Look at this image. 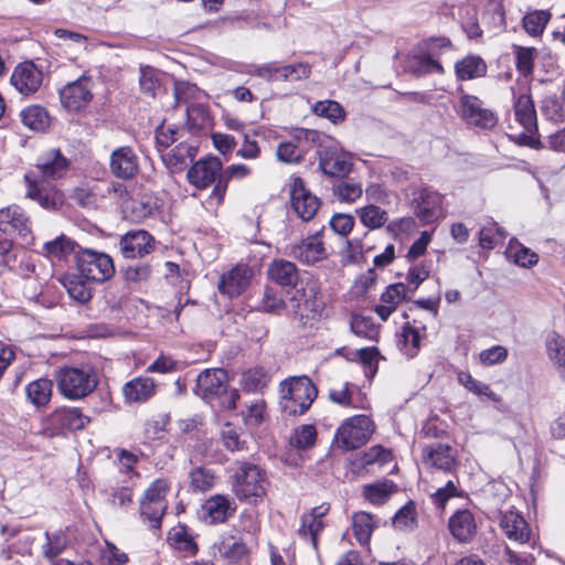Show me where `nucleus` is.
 <instances>
[{"mask_svg":"<svg viewBox=\"0 0 565 565\" xmlns=\"http://www.w3.org/2000/svg\"><path fill=\"white\" fill-rule=\"evenodd\" d=\"M423 462L431 469L452 475V478L446 482V486L438 488L431 495L434 504L438 508H444L450 498L459 494L458 478L455 476L458 468L456 452L449 445L434 443L424 449Z\"/></svg>","mask_w":565,"mask_h":565,"instance_id":"f257e3e1","label":"nucleus"},{"mask_svg":"<svg viewBox=\"0 0 565 565\" xmlns=\"http://www.w3.org/2000/svg\"><path fill=\"white\" fill-rule=\"evenodd\" d=\"M186 179L196 189L203 190L214 184L206 199L207 209L218 207L227 190V179L223 175V163L216 157H206L198 160L188 170Z\"/></svg>","mask_w":565,"mask_h":565,"instance_id":"f03ea898","label":"nucleus"},{"mask_svg":"<svg viewBox=\"0 0 565 565\" xmlns=\"http://www.w3.org/2000/svg\"><path fill=\"white\" fill-rule=\"evenodd\" d=\"M54 380L58 393L70 401L85 398L98 385V375L88 365L62 366L54 372Z\"/></svg>","mask_w":565,"mask_h":565,"instance_id":"7ed1b4c3","label":"nucleus"},{"mask_svg":"<svg viewBox=\"0 0 565 565\" xmlns=\"http://www.w3.org/2000/svg\"><path fill=\"white\" fill-rule=\"evenodd\" d=\"M268 484L266 472L259 466L248 461L237 463L232 490L241 502L254 505L263 502Z\"/></svg>","mask_w":565,"mask_h":565,"instance_id":"20e7f679","label":"nucleus"},{"mask_svg":"<svg viewBox=\"0 0 565 565\" xmlns=\"http://www.w3.org/2000/svg\"><path fill=\"white\" fill-rule=\"evenodd\" d=\"M318 391L307 376L291 377L280 384V408L288 416L305 414L317 397Z\"/></svg>","mask_w":565,"mask_h":565,"instance_id":"39448f33","label":"nucleus"},{"mask_svg":"<svg viewBox=\"0 0 565 565\" xmlns=\"http://www.w3.org/2000/svg\"><path fill=\"white\" fill-rule=\"evenodd\" d=\"M287 308L302 324L318 319L324 309V302L317 281L308 280L305 286L297 288L289 298Z\"/></svg>","mask_w":565,"mask_h":565,"instance_id":"423d86ee","label":"nucleus"},{"mask_svg":"<svg viewBox=\"0 0 565 565\" xmlns=\"http://www.w3.org/2000/svg\"><path fill=\"white\" fill-rule=\"evenodd\" d=\"M373 420L366 415L347 418L337 429L334 443L338 448L349 451L365 445L374 433Z\"/></svg>","mask_w":565,"mask_h":565,"instance_id":"0eeeda50","label":"nucleus"},{"mask_svg":"<svg viewBox=\"0 0 565 565\" xmlns=\"http://www.w3.org/2000/svg\"><path fill=\"white\" fill-rule=\"evenodd\" d=\"M76 270L86 280L104 282L115 274V266L111 257L104 252L90 248H79L75 256Z\"/></svg>","mask_w":565,"mask_h":565,"instance_id":"6e6552de","label":"nucleus"},{"mask_svg":"<svg viewBox=\"0 0 565 565\" xmlns=\"http://www.w3.org/2000/svg\"><path fill=\"white\" fill-rule=\"evenodd\" d=\"M169 486L167 480L157 479L145 491L140 500V515L143 521L149 522V527L158 530L161 527L162 518L168 508L166 500Z\"/></svg>","mask_w":565,"mask_h":565,"instance_id":"1a4fd4ad","label":"nucleus"},{"mask_svg":"<svg viewBox=\"0 0 565 565\" xmlns=\"http://www.w3.org/2000/svg\"><path fill=\"white\" fill-rule=\"evenodd\" d=\"M228 376L223 369L205 370L201 372L196 379V393L204 398L218 396L225 393V401L227 408H235L236 401L239 395L236 390L227 393Z\"/></svg>","mask_w":565,"mask_h":565,"instance_id":"9d476101","label":"nucleus"},{"mask_svg":"<svg viewBox=\"0 0 565 565\" xmlns=\"http://www.w3.org/2000/svg\"><path fill=\"white\" fill-rule=\"evenodd\" d=\"M427 50H419L408 58L407 67L416 76L427 74H443L444 67L438 61L434 50L436 47H449L450 41L445 38L434 39L426 44Z\"/></svg>","mask_w":565,"mask_h":565,"instance_id":"9b49d317","label":"nucleus"},{"mask_svg":"<svg viewBox=\"0 0 565 565\" xmlns=\"http://www.w3.org/2000/svg\"><path fill=\"white\" fill-rule=\"evenodd\" d=\"M93 81L89 76H81L60 89V100L68 111L86 108L93 99Z\"/></svg>","mask_w":565,"mask_h":565,"instance_id":"f8f14e48","label":"nucleus"},{"mask_svg":"<svg viewBox=\"0 0 565 565\" xmlns=\"http://www.w3.org/2000/svg\"><path fill=\"white\" fill-rule=\"evenodd\" d=\"M290 203L295 213L302 221H310L320 207V200L313 195L305 184V181L295 177L290 183Z\"/></svg>","mask_w":565,"mask_h":565,"instance_id":"ddd939ff","label":"nucleus"},{"mask_svg":"<svg viewBox=\"0 0 565 565\" xmlns=\"http://www.w3.org/2000/svg\"><path fill=\"white\" fill-rule=\"evenodd\" d=\"M459 111L468 125L481 129H491L497 125L495 115L484 108L482 102L476 96L463 94L460 97Z\"/></svg>","mask_w":565,"mask_h":565,"instance_id":"4468645a","label":"nucleus"},{"mask_svg":"<svg viewBox=\"0 0 565 565\" xmlns=\"http://www.w3.org/2000/svg\"><path fill=\"white\" fill-rule=\"evenodd\" d=\"M43 82V72L31 61L15 66L10 77L11 85L23 96L34 95Z\"/></svg>","mask_w":565,"mask_h":565,"instance_id":"2eb2a0df","label":"nucleus"},{"mask_svg":"<svg viewBox=\"0 0 565 565\" xmlns=\"http://www.w3.org/2000/svg\"><path fill=\"white\" fill-rule=\"evenodd\" d=\"M288 255L305 265H313L328 257L321 232L308 236L298 244L288 247Z\"/></svg>","mask_w":565,"mask_h":565,"instance_id":"dca6fc26","label":"nucleus"},{"mask_svg":"<svg viewBox=\"0 0 565 565\" xmlns=\"http://www.w3.org/2000/svg\"><path fill=\"white\" fill-rule=\"evenodd\" d=\"M0 232L13 237H22L28 242L31 235L29 217L18 205H10L0 210Z\"/></svg>","mask_w":565,"mask_h":565,"instance_id":"f3484780","label":"nucleus"},{"mask_svg":"<svg viewBox=\"0 0 565 565\" xmlns=\"http://www.w3.org/2000/svg\"><path fill=\"white\" fill-rule=\"evenodd\" d=\"M26 183V196L36 201L46 210H55L63 203V194L51 183L38 181L32 177V172L24 175Z\"/></svg>","mask_w":565,"mask_h":565,"instance_id":"a211bd4d","label":"nucleus"},{"mask_svg":"<svg viewBox=\"0 0 565 565\" xmlns=\"http://www.w3.org/2000/svg\"><path fill=\"white\" fill-rule=\"evenodd\" d=\"M109 170L114 177L129 180L139 172V158L130 146H121L113 150L109 158Z\"/></svg>","mask_w":565,"mask_h":565,"instance_id":"6ab92c4d","label":"nucleus"},{"mask_svg":"<svg viewBox=\"0 0 565 565\" xmlns=\"http://www.w3.org/2000/svg\"><path fill=\"white\" fill-rule=\"evenodd\" d=\"M90 418L82 413L78 407H58L47 418L50 428L57 433L84 429Z\"/></svg>","mask_w":565,"mask_h":565,"instance_id":"aec40b11","label":"nucleus"},{"mask_svg":"<svg viewBox=\"0 0 565 565\" xmlns=\"http://www.w3.org/2000/svg\"><path fill=\"white\" fill-rule=\"evenodd\" d=\"M515 119L523 126L527 134L521 135L523 143L531 147L537 145V139L532 135L537 129L536 111L530 95H520L514 103Z\"/></svg>","mask_w":565,"mask_h":565,"instance_id":"412c9836","label":"nucleus"},{"mask_svg":"<svg viewBox=\"0 0 565 565\" xmlns=\"http://www.w3.org/2000/svg\"><path fill=\"white\" fill-rule=\"evenodd\" d=\"M252 269L245 264H238L224 273L218 281V291L230 298L242 295L250 284Z\"/></svg>","mask_w":565,"mask_h":565,"instance_id":"4be33fe9","label":"nucleus"},{"mask_svg":"<svg viewBox=\"0 0 565 565\" xmlns=\"http://www.w3.org/2000/svg\"><path fill=\"white\" fill-rule=\"evenodd\" d=\"M414 201L416 215L425 224L433 223L443 215V196L437 191L422 189Z\"/></svg>","mask_w":565,"mask_h":565,"instance_id":"5701e85b","label":"nucleus"},{"mask_svg":"<svg viewBox=\"0 0 565 565\" xmlns=\"http://www.w3.org/2000/svg\"><path fill=\"white\" fill-rule=\"evenodd\" d=\"M119 247L126 258L142 257L153 249V237L147 231H131L120 238Z\"/></svg>","mask_w":565,"mask_h":565,"instance_id":"b1692460","label":"nucleus"},{"mask_svg":"<svg viewBox=\"0 0 565 565\" xmlns=\"http://www.w3.org/2000/svg\"><path fill=\"white\" fill-rule=\"evenodd\" d=\"M215 547L220 556L227 563H237L248 553V547L238 531H228L221 534Z\"/></svg>","mask_w":565,"mask_h":565,"instance_id":"393cba45","label":"nucleus"},{"mask_svg":"<svg viewBox=\"0 0 565 565\" xmlns=\"http://www.w3.org/2000/svg\"><path fill=\"white\" fill-rule=\"evenodd\" d=\"M236 510L235 502L224 494H215L209 498L202 505L204 520L212 524L224 523Z\"/></svg>","mask_w":565,"mask_h":565,"instance_id":"a878e982","label":"nucleus"},{"mask_svg":"<svg viewBox=\"0 0 565 565\" xmlns=\"http://www.w3.org/2000/svg\"><path fill=\"white\" fill-rule=\"evenodd\" d=\"M157 384L148 376H137L121 388L127 403H145L156 394Z\"/></svg>","mask_w":565,"mask_h":565,"instance_id":"bb28decb","label":"nucleus"},{"mask_svg":"<svg viewBox=\"0 0 565 565\" xmlns=\"http://www.w3.org/2000/svg\"><path fill=\"white\" fill-rule=\"evenodd\" d=\"M319 166L330 177L347 175L352 169L350 157L331 148L320 152Z\"/></svg>","mask_w":565,"mask_h":565,"instance_id":"cd10ccee","label":"nucleus"},{"mask_svg":"<svg viewBox=\"0 0 565 565\" xmlns=\"http://www.w3.org/2000/svg\"><path fill=\"white\" fill-rule=\"evenodd\" d=\"M68 163L58 149H51L40 157L36 168L43 177L57 179L65 174Z\"/></svg>","mask_w":565,"mask_h":565,"instance_id":"c85d7f7f","label":"nucleus"},{"mask_svg":"<svg viewBox=\"0 0 565 565\" xmlns=\"http://www.w3.org/2000/svg\"><path fill=\"white\" fill-rule=\"evenodd\" d=\"M198 152L196 147L180 142L163 157V162L171 173L183 171L193 161Z\"/></svg>","mask_w":565,"mask_h":565,"instance_id":"c756f323","label":"nucleus"},{"mask_svg":"<svg viewBox=\"0 0 565 565\" xmlns=\"http://www.w3.org/2000/svg\"><path fill=\"white\" fill-rule=\"evenodd\" d=\"M449 530L459 542L470 541L477 530L472 513L468 510L457 511L449 519Z\"/></svg>","mask_w":565,"mask_h":565,"instance_id":"7c9ffc66","label":"nucleus"},{"mask_svg":"<svg viewBox=\"0 0 565 565\" xmlns=\"http://www.w3.org/2000/svg\"><path fill=\"white\" fill-rule=\"evenodd\" d=\"M62 285L67 290L72 299L79 303H86L92 299V280H86L79 273L67 274L61 279Z\"/></svg>","mask_w":565,"mask_h":565,"instance_id":"2f4dec72","label":"nucleus"},{"mask_svg":"<svg viewBox=\"0 0 565 565\" xmlns=\"http://www.w3.org/2000/svg\"><path fill=\"white\" fill-rule=\"evenodd\" d=\"M501 527L510 540L525 543L530 539V529L523 516L510 511L501 519Z\"/></svg>","mask_w":565,"mask_h":565,"instance_id":"473e14b6","label":"nucleus"},{"mask_svg":"<svg viewBox=\"0 0 565 565\" xmlns=\"http://www.w3.org/2000/svg\"><path fill=\"white\" fill-rule=\"evenodd\" d=\"M268 277L280 286H295L298 280L297 266L289 260L276 259L268 267Z\"/></svg>","mask_w":565,"mask_h":565,"instance_id":"72a5a7b5","label":"nucleus"},{"mask_svg":"<svg viewBox=\"0 0 565 565\" xmlns=\"http://www.w3.org/2000/svg\"><path fill=\"white\" fill-rule=\"evenodd\" d=\"M456 75L461 81L483 77L487 73L486 62L477 55H468L455 65Z\"/></svg>","mask_w":565,"mask_h":565,"instance_id":"f704fd0d","label":"nucleus"},{"mask_svg":"<svg viewBox=\"0 0 565 565\" xmlns=\"http://www.w3.org/2000/svg\"><path fill=\"white\" fill-rule=\"evenodd\" d=\"M424 331V327L419 328L412 323H406L399 334L398 340L399 349L408 358H414L417 355Z\"/></svg>","mask_w":565,"mask_h":565,"instance_id":"c9c22d12","label":"nucleus"},{"mask_svg":"<svg viewBox=\"0 0 565 565\" xmlns=\"http://www.w3.org/2000/svg\"><path fill=\"white\" fill-rule=\"evenodd\" d=\"M505 255L515 265L524 268H530L539 262L537 254L522 245L516 238L510 239Z\"/></svg>","mask_w":565,"mask_h":565,"instance_id":"e433bc0d","label":"nucleus"},{"mask_svg":"<svg viewBox=\"0 0 565 565\" xmlns=\"http://www.w3.org/2000/svg\"><path fill=\"white\" fill-rule=\"evenodd\" d=\"M53 392V382L49 379H38L29 383L25 387L28 399L36 407L45 406Z\"/></svg>","mask_w":565,"mask_h":565,"instance_id":"4c0bfd02","label":"nucleus"},{"mask_svg":"<svg viewBox=\"0 0 565 565\" xmlns=\"http://www.w3.org/2000/svg\"><path fill=\"white\" fill-rule=\"evenodd\" d=\"M78 245L75 241L71 239L66 235H60L56 238L44 243L43 250L45 255L54 259H65L71 254H75L78 250Z\"/></svg>","mask_w":565,"mask_h":565,"instance_id":"58836bf2","label":"nucleus"},{"mask_svg":"<svg viewBox=\"0 0 565 565\" xmlns=\"http://www.w3.org/2000/svg\"><path fill=\"white\" fill-rule=\"evenodd\" d=\"M169 545L178 551L184 552L188 555H194L198 552V545L191 534L188 533L185 526H175L168 533Z\"/></svg>","mask_w":565,"mask_h":565,"instance_id":"ea45409f","label":"nucleus"},{"mask_svg":"<svg viewBox=\"0 0 565 565\" xmlns=\"http://www.w3.org/2000/svg\"><path fill=\"white\" fill-rule=\"evenodd\" d=\"M23 125L32 130L41 131L50 125V116L46 109L39 105H32L21 111Z\"/></svg>","mask_w":565,"mask_h":565,"instance_id":"a19ab883","label":"nucleus"},{"mask_svg":"<svg viewBox=\"0 0 565 565\" xmlns=\"http://www.w3.org/2000/svg\"><path fill=\"white\" fill-rule=\"evenodd\" d=\"M317 429L313 425H300L292 430L289 445L297 450H306L316 444Z\"/></svg>","mask_w":565,"mask_h":565,"instance_id":"79ce46f5","label":"nucleus"},{"mask_svg":"<svg viewBox=\"0 0 565 565\" xmlns=\"http://www.w3.org/2000/svg\"><path fill=\"white\" fill-rule=\"evenodd\" d=\"M354 388L355 386L349 382L335 384L329 390V399L340 406L358 408L359 405L354 399Z\"/></svg>","mask_w":565,"mask_h":565,"instance_id":"37998d69","label":"nucleus"},{"mask_svg":"<svg viewBox=\"0 0 565 565\" xmlns=\"http://www.w3.org/2000/svg\"><path fill=\"white\" fill-rule=\"evenodd\" d=\"M374 526L372 515L366 512H358L352 518V531L361 544H366L370 541Z\"/></svg>","mask_w":565,"mask_h":565,"instance_id":"c03bdc74","label":"nucleus"},{"mask_svg":"<svg viewBox=\"0 0 565 565\" xmlns=\"http://www.w3.org/2000/svg\"><path fill=\"white\" fill-rule=\"evenodd\" d=\"M552 14L547 10H535L529 12L523 18V28L531 36H537L543 33Z\"/></svg>","mask_w":565,"mask_h":565,"instance_id":"a18cd8bd","label":"nucleus"},{"mask_svg":"<svg viewBox=\"0 0 565 565\" xmlns=\"http://www.w3.org/2000/svg\"><path fill=\"white\" fill-rule=\"evenodd\" d=\"M317 116L329 119L333 124H339L344 120L345 111L343 107L335 100H320L312 107Z\"/></svg>","mask_w":565,"mask_h":565,"instance_id":"49530a36","label":"nucleus"},{"mask_svg":"<svg viewBox=\"0 0 565 565\" xmlns=\"http://www.w3.org/2000/svg\"><path fill=\"white\" fill-rule=\"evenodd\" d=\"M67 544L66 535L58 531L45 533V543L42 545V554L45 558L53 561L63 553Z\"/></svg>","mask_w":565,"mask_h":565,"instance_id":"de8ad7c7","label":"nucleus"},{"mask_svg":"<svg viewBox=\"0 0 565 565\" xmlns=\"http://www.w3.org/2000/svg\"><path fill=\"white\" fill-rule=\"evenodd\" d=\"M268 381L269 376L263 367H254L243 373L241 384L247 392H260Z\"/></svg>","mask_w":565,"mask_h":565,"instance_id":"09e8293b","label":"nucleus"},{"mask_svg":"<svg viewBox=\"0 0 565 565\" xmlns=\"http://www.w3.org/2000/svg\"><path fill=\"white\" fill-rule=\"evenodd\" d=\"M362 224L371 230L380 228L387 221L386 211L376 205H366L356 211Z\"/></svg>","mask_w":565,"mask_h":565,"instance_id":"8fccbe9b","label":"nucleus"},{"mask_svg":"<svg viewBox=\"0 0 565 565\" xmlns=\"http://www.w3.org/2000/svg\"><path fill=\"white\" fill-rule=\"evenodd\" d=\"M546 353L554 366L565 362V338L556 332L548 333L546 341Z\"/></svg>","mask_w":565,"mask_h":565,"instance_id":"3c124183","label":"nucleus"},{"mask_svg":"<svg viewBox=\"0 0 565 565\" xmlns=\"http://www.w3.org/2000/svg\"><path fill=\"white\" fill-rule=\"evenodd\" d=\"M479 242L483 248L492 249L505 238L504 231L494 222H488L480 230Z\"/></svg>","mask_w":565,"mask_h":565,"instance_id":"603ef678","label":"nucleus"},{"mask_svg":"<svg viewBox=\"0 0 565 565\" xmlns=\"http://www.w3.org/2000/svg\"><path fill=\"white\" fill-rule=\"evenodd\" d=\"M324 523L323 520H315V518H309L307 515L301 516V525L298 530L299 535L309 540L312 547L315 550L318 548V535L323 530Z\"/></svg>","mask_w":565,"mask_h":565,"instance_id":"864d4df0","label":"nucleus"},{"mask_svg":"<svg viewBox=\"0 0 565 565\" xmlns=\"http://www.w3.org/2000/svg\"><path fill=\"white\" fill-rule=\"evenodd\" d=\"M396 490V486L392 481H383L364 487V495L372 503H383L390 494Z\"/></svg>","mask_w":565,"mask_h":565,"instance_id":"5fc2aeb1","label":"nucleus"},{"mask_svg":"<svg viewBox=\"0 0 565 565\" xmlns=\"http://www.w3.org/2000/svg\"><path fill=\"white\" fill-rule=\"evenodd\" d=\"M224 447L230 451L246 449V441L241 438V429L230 423L224 424L221 430Z\"/></svg>","mask_w":565,"mask_h":565,"instance_id":"6e6d98bb","label":"nucleus"},{"mask_svg":"<svg viewBox=\"0 0 565 565\" xmlns=\"http://www.w3.org/2000/svg\"><path fill=\"white\" fill-rule=\"evenodd\" d=\"M333 193L341 202L353 203L362 196L363 190L360 183L347 180L334 185Z\"/></svg>","mask_w":565,"mask_h":565,"instance_id":"4d7b16f0","label":"nucleus"},{"mask_svg":"<svg viewBox=\"0 0 565 565\" xmlns=\"http://www.w3.org/2000/svg\"><path fill=\"white\" fill-rule=\"evenodd\" d=\"M458 381L467 390L479 396H487L491 401H498V395L486 383L473 379L469 373H460Z\"/></svg>","mask_w":565,"mask_h":565,"instance_id":"13d9d810","label":"nucleus"},{"mask_svg":"<svg viewBox=\"0 0 565 565\" xmlns=\"http://www.w3.org/2000/svg\"><path fill=\"white\" fill-rule=\"evenodd\" d=\"M278 73L280 79L299 81L310 76L311 66L308 63L299 62L280 66Z\"/></svg>","mask_w":565,"mask_h":565,"instance_id":"bf43d9fd","label":"nucleus"},{"mask_svg":"<svg viewBox=\"0 0 565 565\" xmlns=\"http://www.w3.org/2000/svg\"><path fill=\"white\" fill-rule=\"evenodd\" d=\"M536 50L534 47L518 46L515 50L516 70L523 75L529 76L533 72L534 57Z\"/></svg>","mask_w":565,"mask_h":565,"instance_id":"052dcab7","label":"nucleus"},{"mask_svg":"<svg viewBox=\"0 0 565 565\" xmlns=\"http://www.w3.org/2000/svg\"><path fill=\"white\" fill-rule=\"evenodd\" d=\"M285 301L279 292L271 287H266L263 292L258 309L265 312H279L285 307Z\"/></svg>","mask_w":565,"mask_h":565,"instance_id":"680f3d73","label":"nucleus"},{"mask_svg":"<svg viewBox=\"0 0 565 565\" xmlns=\"http://www.w3.org/2000/svg\"><path fill=\"white\" fill-rule=\"evenodd\" d=\"M190 479L192 488L198 491H207L215 483V476L209 469L202 467L192 470Z\"/></svg>","mask_w":565,"mask_h":565,"instance_id":"e2e57ef3","label":"nucleus"},{"mask_svg":"<svg viewBox=\"0 0 565 565\" xmlns=\"http://www.w3.org/2000/svg\"><path fill=\"white\" fill-rule=\"evenodd\" d=\"M508 350L503 345H493L479 353V362L484 366H492L503 363L508 359Z\"/></svg>","mask_w":565,"mask_h":565,"instance_id":"0e129e2a","label":"nucleus"},{"mask_svg":"<svg viewBox=\"0 0 565 565\" xmlns=\"http://www.w3.org/2000/svg\"><path fill=\"white\" fill-rule=\"evenodd\" d=\"M276 156L278 160L285 163H299L303 158L302 151L291 141L280 142Z\"/></svg>","mask_w":565,"mask_h":565,"instance_id":"69168bd1","label":"nucleus"},{"mask_svg":"<svg viewBox=\"0 0 565 565\" xmlns=\"http://www.w3.org/2000/svg\"><path fill=\"white\" fill-rule=\"evenodd\" d=\"M392 460V454L382 446H373L362 456V462L365 466L379 463L384 466Z\"/></svg>","mask_w":565,"mask_h":565,"instance_id":"338daca9","label":"nucleus"},{"mask_svg":"<svg viewBox=\"0 0 565 565\" xmlns=\"http://www.w3.org/2000/svg\"><path fill=\"white\" fill-rule=\"evenodd\" d=\"M352 331L359 335L370 340H374L377 335V330L375 329L372 321L365 317L355 316L351 321Z\"/></svg>","mask_w":565,"mask_h":565,"instance_id":"774afa93","label":"nucleus"}]
</instances>
